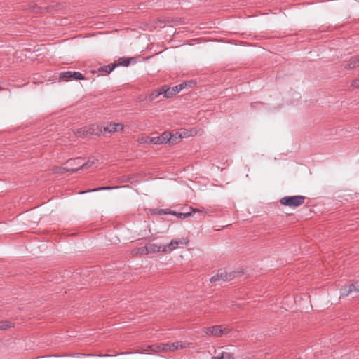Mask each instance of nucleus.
Segmentation results:
<instances>
[{
    "instance_id": "24",
    "label": "nucleus",
    "mask_w": 359,
    "mask_h": 359,
    "mask_svg": "<svg viewBox=\"0 0 359 359\" xmlns=\"http://www.w3.org/2000/svg\"><path fill=\"white\" fill-rule=\"evenodd\" d=\"M160 350H161V345H149L144 349V351L158 352Z\"/></svg>"
},
{
    "instance_id": "32",
    "label": "nucleus",
    "mask_w": 359,
    "mask_h": 359,
    "mask_svg": "<svg viewBox=\"0 0 359 359\" xmlns=\"http://www.w3.org/2000/svg\"><path fill=\"white\" fill-rule=\"evenodd\" d=\"M212 359H223V355L221 353L218 356H215V357H212Z\"/></svg>"
},
{
    "instance_id": "18",
    "label": "nucleus",
    "mask_w": 359,
    "mask_h": 359,
    "mask_svg": "<svg viewBox=\"0 0 359 359\" xmlns=\"http://www.w3.org/2000/svg\"><path fill=\"white\" fill-rule=\"evenodd\" d=\"M14 327V323L11 321H0V330H4Z\"/></svg>"
},
{
    "instance_id": "16",
    "label": "nucleus",
    "mask_w": 359,
    "mask_h": 359,
    "mask_svg": "<svg viewBox=\"0 0 359 359\" xmlns=\"http://www.w3.org/2000/svg\"><path fill=\"white\" fill-rule=\"evenodd\" d=\"M130 63V58L120 57L114 64L118 66L128 67Z\"/></svg>"
},
{
    "instance_id": "34",
    "label": "nucleus",
    "mask_w": 359,
    "mask_h": 359,
    "mask_svg": "<svg viewBox=\"0 0 359 359\" xmlns=\"http://www.w3.org/2000/svg\"><path fill=\"white\" fill-rule=\"evenodd\" d=\"M83 356H95L93 354H82Z\"/></svg>"
},
{
    "instance_id": "21",
    "label": "nucleus",
    "mask_w": 359,
    "mask_h": 359,
    "mask_svg": "<svg viewBox=\"0 0 359 359\" xmlns=\"http://www.w3.org/2000/svg\"><path fill=\"white\" fill-rule=\"evenodd\" d=\"M140 144H152L151 137L148 136H142L137 139Z\"/></svg>"
},
{
    "instance_id": "6",
    "label": "nucleus",
    "mask_w": 359,
    "mask_h": 359,
    "mask_svg": "<svg viewBox=\"0 0 359 359\" xmlns=\"http://www.w3.org/2000/svg\"><path fill=\"white\" fill-rule=\"evenodd\" d=\"M98 160L95 158H90L86 162L83 163L77 168H67V170L69 172H76L81 168H89L93 165Z\"/></svg>"
},
{
    "instance_id": "19",
    "label": "nucleus",
    "mask_w": 359,
    "mask_h": 359,
    "mask_svg": "<svg viewBox=\"0 0 359 359\" xmlns=\"http://www.w3.org/2000/svg\"><path fill=\"white\" fill-rule=\"evenodd\" d=\"M133 253L134 254H139V255H148L149 254L147 245H144V246H142V247H140V248H137L133 250Z\"/></svg>"
},
{
    "instance_id": "11",
    "label": "nucleus",
    "mask_w": 359,
    "mask_h": 359,
    "mask_svg": "<svg viewBox=\"0 0 359 359\" xmlns=\"http://www.w3.org/2000/svg\"><path fill=\"white\" fill-rule=\"evenodd\" d=\"M146 245L148 249L149 254L155 253V252L162 251V249L163 247V245H158L154 243H147Z\"/></svg>"
},
{
    "instance_id": "4",
    "label": "nucleus",
    "mask_w": 359,
    "mask_h": 359,
    "mask_svg": "<svg viewBox=\"0 0 359 359\" xmlns=\"http://www.w3.org/2000/svg\"><path fill=\"white\" fill-rule=\"evenodd\" d=\"M60 78L65 79L66 81L69 80H83L84 79L83 76L79 72H65L60 74Z\"/></svg>"
},
{
    "instance_id": "12",
    "label": "nucleus",
    "mask_w": 359,
    "mask_h": 359,
    "mask_svg": "<svg viewBox=\"0 0 359 359\" xmlns=\"http://www.w3.org/2000/svg\"><path fill=\"white\" fill-rule=\"evenodd\" d=\"M359 67V57H352L348 63L345 65L346 69H354Z\"/></svg>"
},
{
    "instance_id": "10",
    "label": "nucleus",
    "mask_w": 359,
    "mask_h": 359,
    "mask_svg": "<svg viewBox=\"0 0 359 359\" xmlns=\"http://www.w3.org/2000/svg\"><path fill=\"white\" fill-rule=\"evenodd\" d=\"M183 243L182 241L178 240H172L170 243L166 245H163L162 252H167L168 250H173L179 244Z\"/></svg>"
},
{
    "instance_id": "7",
    "label": "nucleus",
    "mask_w": 359,
    "mask_h": 359,
    "mask_svg": "<svg viewBox=\"0 0 359 359\" xmlns=\"http://www.w3.org/2000/svg\"><path fill=\"white\" fill-rule=\"evenodd\" d=\"M191 212H179V213H177L175 212H173L172 214L175 215H177L178 218L185 219V218H187V217H190L193 213L198 212V213H201L203 215H205V212H206L204 208H191Z\"/></svg>"
},
{
    "instance_id": "2",
    "label": "nucleus",
    "mask_w": 359,
    "mask_h": 359,
    "mask_svg": "<svg viewBox=\"0 0 359 359\" xmlns=\"http://www.w3.org/2000/svg\"><path fill=\"white\" fill-rule=\"evenodd\" d=\"M187 346L185 343L177 341L171 344H163L161 345V348L165 352H173L179 349H183Z\"/></svg>"
},
{
    "instance_id": "22",
    "label": "nucleus",
    "mask_w": 359,
    "mask_h": 359,
    "mask_svg": "<svg viewBox=\"0 0 359 359\" xmlns=\"http://www.w3.org/2000/svg\"><path fill=\"white\" fill-rule=\"evenodd\" d=\"M218 276H219L220 280L222 281L228 280L229 279V276H230V275H229L226 271L222 270L218 271Z\"/></svg>"
},
{
    "instance_id": "27",
    "label": "nucleus",
    "mask_w": 359,
    "mask_h": 359,
    "mask_svg": "<svg viewBox=\"0 0 359 359\" xmlns=\"http://www.w3.org/2000/svg\"><path fill=\"white\" fill-rule=\"evenodd\" d=\"M86 133H87L88 136L94 135V134L99 135L98 133L95 132L94 126H90V127L86 128Z\"/></svg>"
},
{
    "instance_id": "14",
    "label": "nucleus",
    "mask_w": 359,
    "mask_h": 359,
    "mask_svg": "<svg viewBox=\"0 0 359 359\" xmlns=\"http://www.w3.org/2000/svg\"><path fill=\"white\" fill-rule=\"evenodd\" d=\"M161 92L162 95H163V97L166 98H169L174 95V94H172V89L167 88L166 86H164L161 88Z\"/></svg>"
},
{
    "instance_id": "30",
    "label": "nucleus",
    "mask_w": 359,
    "mask_h": 359,
    "mask_svg": "<svg viewBox=\"0 0 359 359\" xmlns=\"http://www.w3.org/2000/svg\"><path fill=\"white\" fill-rule=\"evenodd\" d=\"M219 280H220V279H219V276H218V273L216 275H215L212 277H211L210 279V281L211 283H215V282H217V281H219Z\"/></svg>"
},
{
    "instance_id": "13",
    "label": "nucleus",
    "mask_w": 359,
    "mask_h": 359,
    "mask_svg": "<svg viewBox=\"0 0 359 359\" xmlns=\"http://www.w3.org/2000/svg\"><path fill=\"white\" fill-rule=\"evenodd\" d=\"M117 67L116 64L108 65L107 66L102 67L99 69V72L103 74H109L114 69Z\"/></svg>"
},
{
    "instance_id": "28",
    "label": "nucleus",
    "mask_w": 359,
    "mask_h": 359,
    "mask_svg": "<svg viewBox=\"0 0 359 359\" xmlns=\"http://www.w3.org/2000/svg\"><path fill=\"white\" fill-rule=\"evenodd\" d=\"M230 329L228 326L222 325V336H229Z\"/></svg>"
},
{
    "instance_id": "31",
    "label": "nucleus",
    "mask_w": 359,
    "mask_h": 359,
    "mask_svg": "<svg viewBox=\"0 0 359 359\" xmlns=\"http://www.w3.org/2000/svg\"><path fill=\"white\" fill-rule=\"evenodd\" d=\"M351 86L355 88H359V79L353 80L351 83Z\"/></svg>"
},
{
    "instance_id": "35",
    "label": "nucleus",
    "mask_w": 359,
    "mask_h": 359,
    "mask_svg": "<svg viewBox=\"0 0 359 359\" xmlns=\"http://www.w3.org/2000/svg\"><path fill=\"white\" fill-rule=\"evenodd\" d=\"M181 21H182V18H180V19H179V22H180L179 23H180V22H181Z\"/></svg>"
},
{
    "instance_id": "23",
    "label": "nucleus",
    "mask_w": 359,
    "mask_h": 359,
    "mask_svg": "<svg viewBox=\"0 0 359 359\" xmlns=\"http://www.w3.org/2000/svg\"><path fill=\"white\" fill-rule=\"evenodd\" d=\"M359 283L358 282L351 283L350 285H348V289H351V294L353 292H359Z\"/></svg>"
},
{
    "instance_id": "26",
    "label": "nucleus",
    "mask_w": 359,
    "mask_h": 359,
    "mask_svg": "<svg viewBox=\"0 0 359 359\" xmlns=\"http://www.w3.org/2000/svg\"><path fill=\"white\" fill-rule=\"evenodd\" d=\"M186 86V83H182L180 85L176 86L172 88V94L176 95L179 92H180Z\"/></svg>"
},
{
    "instance_id": "8",
    "label": "nucleus",
    "mask_w": 359,
    "mask_h": 359,
    "mask_svg": "<svg viewBox=\"0 0 359 359\" xmlns=\"http://www.w3.org/2000/svg\"><path fill=\"white\" fill-rule=\"evenodd\" d=\"M124 126L122 123H110L103 128L104 132L109 133L122 131Z\"/></svg>"
},
{
    "instance_id": "36",
    "label": "nucleus",
    "mask_w": 359,
    "mask_h": 359,
    "mask_svg": "<svg viewBox=\"0 0 359 359\" xmlns=\"http://www.w3.org/2000/svg\"><path fill=\"white\" fill-rule=\"evenodd\" d=\"M0 90H1V88L0 87Z\"/></svg>"
},
{
    "instance_id": "15",
    "label": "nucleus",
    "mask_w": 359,
    "mask_h": 359,
    "mask_svg": "<svg viewBox=\"0 0 359 359\" xmlns=\"http://www.w3.org/2000/svg\"><path fill=\"white\" fill-rule=\"evenodd\" d=\"M118 187H100L93 189L91 190H88L86 191H81V192H79V194H84L86 192H95V191H102V190H112V189H118Z\"/></svg>"
},
{
    "instance_id": "29",
    "label": "nucleus",
    "mask_w": 359,
    "mask_h": 359,
    "mask_svg": "<svg viewBox=\"0 0 359 359\" xmlns=\"http://www.w3.org/2000/svg\"><path fill=\"white\" fill-rule=\"evenodd\" d=\"M223 359H234L233 355L231 353L222 351Z\"/></svg>"
},
{
    "instance_id": "5",
    "label": "nucleus",
    "mask_w": 359,
    "mask_h": 359,
    "mask_svg": "<svg viewBox=\"0 0 359 359\" xmlns=\"http://www.w3.org/2000/svg\"><path fill=\"white\" fill-rule=\"evenodd\" d=\"M203 331L206 334L210 336H214L217 337H222V325H214L208 327H204Z\"/></svg>"
},
{
    "instance_id": "20",
    "label": "nucleus",
    "mask_w": 359,
    "mask_h": 359,
    "mask_svg": "<svg viewBox=\"0 0 359 359\" xmlns=\"http://www.w3.org/2000/svg\"><path fill=\"white\" fill-rule=\"evenodd\" d=\"M351 294V289H348V285H344L340 289V297H346Z\"/></svg>"
},
{
    "instance_id": "33",
    "label": "nucleus",
    "mask_w": 359,
    "mask_h": 359,
    "mask_svg": "<svg viewBox=\"0 0 359 359\" xmlns=\"http://www.w3.org/2000/svg\"><path fill=\"white\" fill-rule=\"evenodd\" d=\"M166 213H167V212H165V210H160L158 211V214H159V215H162V214H164V215H165V214H166Z\"/></svg>"
},
{
    "instance_id": "1",
    "label": "nucleus",
    "mask_w": 359,
    "mask_h": 359,
    "mask_svg": "<svg viewBox=\"0 0 359 359\" xmlns=\"http://www.w3.org/2000/svg\"><path fill=\"white\" fill-rule=\"evenodd\" d=\"M306 198L305 196L301 195L285 196L280 200V203L285 206L297 208L302 205Z\"/></svg>"
},
{
    "instance_id": "25",
    "label": "nucleus",
    "mask_w": 359,
    "mask_h": 359,
    "mask_svg": "<svg viewBox=\"0 0 359 359\" xmlns=\"http://www.w3.org/2000/svg\"><path fill=\"white\" fill-rule=\"evenodd\" d=\"M162 95L161 88L159 90H154L150 95H149V100L153 101L156 98H157L159 95Z\"/></svg>"
},
{
    "instance_id": "17",
    "label": "nucleus",
    "mask_w": 359,
    "mask_h": 359,
    "mask_svg": "<svg viewBox=\"0 0 359 359\" xmlns=\"http://www.w3.org/2000/svg\"><path fill=\"white\" fill-rule=\"evenodd\" d=\"M74 135L79 137H88L86 133V128H81L74 131Z\"/></svg>"
},
{
    "instance_id": "9",
    "label": "nucleus",
    "mask_w": 359,
    "mask_h": 359,
    "mask_svg": "<svg viewBox=\"0 0 359 359\" xmlns=\"http://www.w3.org/2000/svg\"><path fill=\"white\" fill-rule=\"evenodd\" d=\"M81 161V158L70 159L67 161L66 167L63 168L62 170H65L66 172H68L67 170V168H77L82 164Z\"/></svg>"
},
{
    "instance_id": "3",
    "label": "nucleus",
    "mask_w": 359,
    "mask_h": 359,
    "mask_svg": "<svg viewBox=\"0 0 359 359\" xmlns=\"http://www.w3.org/2000/svg\"><path fill=\"white\" fill-rule=\"evenodd\" d=\"M172 135L170 133L164 132L161 135L151 137V142L154 144H161L163 143L170 142L173 144L171 142Z\"/></svg>"
}]
</instances>
